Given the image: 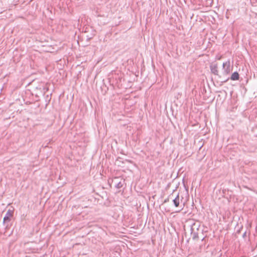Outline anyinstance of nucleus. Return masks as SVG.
<instances>
[{"label":"nucleus","instance_id":"obj_7","mask_svg":"<svg viewBox=\"0 0 257 257\" xmlns=\"http://www.w3.org/2000/svg\"><path fill=\"white\" fill-rule=\"evenodd\" d=\"M122 184H121V183H120V182H119V183H118L117 184V185H116V187H117V188H121V187H122Z\"/></svg>","mask_w":257,"mask_h":257},{"label":"nucleus","instance_id":"obj_4","mask_svg":"<svg viewBox=\"0 0 257 257\" xmlns=\"http://www.w3.org/2000/svg\"><path fill=\"white\" fill-rule=\"evenodd\" d=\"M195 229L198 230V226L195 223H194L191 227V234L194 240L198 239V233L195 231Z\"/></svg>","mask_w":257,"mask_h":257},{"label":"nucleus","instance_id":"obj_2","mask_svg":"<svg viewBox=\"0 0 257 257\" xmlns=\"http://www.w3.org/2000/svg\"><path fill=\"white\" fill-rule=\"evenodd\" d=\"M223 74L227 75L232 70V67L230 66V60L224 62L222 64Z\"/></svg>","mask_w":257,"mask_h":257},{"label":"nucleus","instance_id":"obj_3","mask_svg":"<svg viewBox=\"0 0 257 257\" xmlns=\"http://www.w3.org/2000/svg\"><path fill=\"white\" fill-rule=\"evenodd\" d=\"M169 198L172 200L175 207H178L180 204V201L181 200L182 201L183 197H182L181 199H180L179 193H178L176 195H175V194L173 193L169 195Z\"/></svg>","mask_w":257,"mask_h":257},{"label":"nucleus","instance_id":"obj_1","mask_svg":"<svg viewBox=\"0 0 257 257\" xmlns=\"http://www.w3.org/2000/svg\"><path fill=\"white\" fill-rule=\"evenodd\" d=\"M14 212L10 209L8 210L3 219V224L6 226V229L9 228L10 222L13 216Z\"/></svg>","mask_w":257,"mask_h":257},{"label":"nucleus","instance_id":"obj_6","mask_svg":"<svg viewBox=\"0 0 257 257\" xmlns=\"http://www.w3.org/2000/svg\"><path fill=\"white\" fill-rule=\"evenodd\" d=\"M229 79L232 80H238L239 79V75L237 72H234L233 73L230 78H228L227 79L224 81V82H227Z\"/></svg>","mask_w":257,"mask_h":257},{"label":"nucleus","instance_id":"obj_5","mask_svg":"<svg viewBox=\"0 0 257 257\" xmlns=\"http://www.w3.org/2000/svg\"><path fill=\"white\" fill-rule=\"evenodd\" d=\"M211 72L214 75L219 76V71L218 70V65L217 63H212L210 65Z\"/></svg>","mask_w":257,"mask_h":257},{"label":"nucleus","instance_id":"obj_8","mask_svg":"<svg viewBox=\"0 0 257 257\" xmlns=\"http://www.w3.org/2000/svg\"><path fill=\"white\" fill-rule=\"evenodd\" d=\"M170 200H171V199H170V198H169V196H168V197L167 198H166V199L164 200V203H167V202H169Z\"/></svg>","mask_w":257,"mask_h":257}]
</instances>
